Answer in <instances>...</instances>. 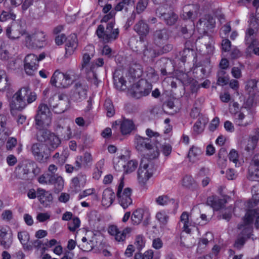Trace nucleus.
<instances>
[{
  "mask_svg": "<svg viewBox=\"0 0 259 259\" xmlns=\"http://www.w3.org/2000/svg\"><path fill=\"white\" fill-rule=\"evenodd\" d=\"M229 159L230 161H232L235 166H239L240 162L239 159V154L238 152L235 149H232L229 154Z\"/></svg>",
  "mask_w": 259,
  "mask_h": 259,
  "instance_id": "48",
  "label": "nucleus"
},
{
  "mask_svg": "<svg viewBox=\"0 0 259 259\" xmlns=\"http://www.w3.org/2000/svg\"><path fill=\"white\" fill-rule=\"evenodd\" d=\"M180 224L183 225V230L187 233H190L191 227H194L195 224H197V223L192 222L189 219L188 212L184 211L180 217Z\"/></svg>",
  "mask_w": 259,
  "mask_h": 259,
  "instance_id": "21",
  "label": "nucleus"
},
{
  "mask_svg": "<svg viewBox=\"0 0 259 259\" xmlns=\"http://www.w3.org/2000/svg\"><path fill=\"white\" fill-rule=\"evenodd\" d=\"M135 244L138 250H141L145 246V241L143 236L141 235L137 236Z\"/></svg>",
  "mask_w": 259,
  "mask_h": 259,
  "instance_id": "60",
  "label": "nucleus"
},
{
  "mask_svg": "<svg viewBox=\"0 0 259 259\" xmlns=\"http://www.w3.org/2000/svg\"><path fill=\"white\" fill-rule=\"evenodd\" d=\"M257 214H259V208L258 207L247 210L243 218V224L241 226L252 225Z\"/></svg>",
  "mask_w": 259,
  "mask_h": 259,
  "instance_id": "22",
  "label": "nucleus"
},
{
  "mask_svg": "<svg viewBox=\"0 0 259 259\" xmlns=\"http://www.w3.org/2000/svg\"><path fill=\"white\" fill-rule=\"evenodd\" d=\"M58 5L57 3L53 0H47L45 2L44 9L39 12L40 16L44 15L47 12H55L57 11Z\"/></svg>",
  "mask_w": 259,
  "mask_h": 259,
  "instance_id": "34",
  "label": "nucleus"
},
{
  "mask_svg": "<svg viewBox=\"0 0 259 259\" xmlns=\"http://www.w3.org/2000/svg\"><path fill=\"white\" fill-rule=\"evenodd\" d=\"M16 18V15L13 13H8L7 12H3L0 16V21L5 22L10 20L14 21Z\"/></svg>",
  "mask_w": 259,
  "mask_h": 259,
  "instance_id": "54",
  "label": "nucleus"
},
{
  "mask_svg": "<svg viewBox=\"0 0 259 259\" xmlns=\"http://www.w3.org/2000/svg\"><path fill=\"white\" fill-rule=\"evenodd\" d=\"M151 90L152 84L146 80L142 79L133 85L131 92L133 97L140 98L142 96L148 95Z\"/></svg>",
  "mask_w": 259,
  "mask_h": 259,
  "instance_id": "8",
  "label": "nucleus"
},
{
  "mask_svg": "<svg viewBox=\"0 0 259 259\" xmlns=\"http://www.w3.org/2000/svg\"><path fill=\"white\" fill-rule=\"evenodd\" d=\"M63 77V73L56 71L51 77V83L57 88H61V81Z\"/></svg>",
  "mask_w": 259,
  "mask_h": 259,
  "instance_id": "39",
  "label": "nucleus"
},
{
  "mask_svg": "<svg viewBox=\"0 0 259 259\" xmlns=\"http://www.w3.org/2000/svg\"><path fill=\"white\" fill-rule=\"evenodd\" d=\"M88 86L78 82L75 84L73 93L71 95V100L75 102H80L87 97Z\"/></svg>",
  "mask_w": 259,
  "mask_h": 259,
  "instance_id": "13",
  "label": "nucleus"
},
{
  "mask_svg": "<svg viewBox=\"0 0 259 259\" xmlns=\"http://www.w3.org/2000/svg\"><path fill=\"white\" fill-rule=\"evenodd\" d=\"M113 79L114 84L118 89L120 90H124L125 89L126 87V81L122 76L119 77L117 76L115 73L114 75Z\"/></svg>",
  "mask_w": 259,
  "mask_h": 259,
  "instance_id": "45",
  "label": "nucleus"
},
{
  "mask_svg": "<svg viewBox=\"0 0 259 259\" xmlns=\"http://www.w3.org/2000/svg\"><path fill=\"white\" fill-rule=\"evenodd\" d=\"M154 170V166L152 163L148 162L146 159H142L138 171L139 182L144 185L152 176Z\"/></svg>",
  "mask_w": 259,
  "mask_h": 259,
  "instance_id": "6",
  "label": "nucleus"
},
{
  "mask_svg": "<svg viewBox=\"0 0 259 259\" xmlns=\"http://www.w3.org/2000/svg\"><path fill=\"white\" fill-rule=\"evenodd\" d=\"M43 145L35 143L32 145L31 147V151L35 156V158L39 161L41 162L44 159V152L42 151Z\"/></svg>",
  "mask_w": 259,
  "mask_h": 259,
  "instance_id": "32",
  "label": "nucleus"
},
{
  "mask_svg": "<svg viewBox=\"0 0 259 259\" xmlns=\"http://www.w3.org/2000/svg\"><path fill=\"white\" fill-rule=\"evenodd\" d=\"M51 214L49 212H40L36 216V220L39 222H44L50 219Z\"/></svg>",
  "mask_w": 259,
  "mask_h": 259,
  "instance_id": "63",
  "label": "nucleus"
},
{
  "mask_svg": "<svg viewBox=\"0 0 259 259\" xmlns=\"http://www.w3.org/2000/svg\"><path fill=\"white\" fill-rule=\"evenodd\" d=\"M64 180L62 177L56 175L54 181L52 184L55 186V190L57 192L61 191L64 187Z\"/></svg>",
  "mask_w": 259,
  "mask_h": 259,
  "instance_id": "50",
  "label": "nucleus"
},
{
  "mask_svg": "<svg viewBox=\"0 0 259 259\" xmlns=\"http://www.w3.org/2000/svg\"><path fill=\"white\" fill-rule=\"evenodd\" d=\"M120 131L123 135L130 134L136 128V126L131 119L123 118L120 121Z\"/></svg>",
  "mask_w": 259,
  "mask_h": 259,
  "instance_id": "23",
  "label": "nucleus"
},
{
  "mask_svg": "<svg viewBox=\"0 0 259 259\" xmlns=\"http://www.w3.org/2000/svg\"><path fill=\"white\" fill-rule=\"evenodd\" d=\"M10 58V54L8 50V46L3 42L0 46V59L4 61H7Z\"/></svg>",
  "mask_w": 259,
  "mask_h": 259,
  "instance_id": "47",
  "label": "nucleus"
},
{
  "mask_svg": "<svg viewBox=\"0 0 259 259\" xmlns=\"http://www.w3.org/2000/svg\"><path fill=\"white\" fill-rule=\"evenodd\" d=\"M38 66L37 56L33 54L27 55L24 59V69L29 75H32Z\"/></svg>",
  "mask_w": 259,
  "mask_h": 259,
  "instance_id": "11",
  "label": "nucleus"
},
{
  "mask_svg": "<svg viewBox=\"0 0 259 259\" xmlns=\"http://www.w3.org/2000/svg\"><path fill=\"white\" fill-rule=\"evenodd\" d=\"M252 19L250 23V26L254 27L248 28L246 32L245 35V42L248 45V47H252L253 45H258V41L256 39V34L255 33V29L257 27L256 24L253 22ZM255 22V20H254Z\"/></svg>",
  "mask_w": 259,
  "mask_h": 259,
  "instance_id": "15",
  "label": "nucleus"
},
{
  "mask_svg": "<svg viewBox=\"0 0 259 259\" xmlns=\"http://www.w3.org/2000/svg\"><path fill=\"white\" fill-rule=\"evenodd\" d=\"M43 94L46 98L51 96L48 103L55 113H62L69 108L70 101L65 94H57L53 89L48 88L43 91Z\"/></svg>",
  "mask_w": 259,
  "mask_h": 259,
  "instance_id": "2",
  "label": "nucleus"
},
{
  "mask_svg": "<svg viewBox=\"0 0 259 259\" xmlns=\"http://www.w3.org/2000/svg\"><path fill=\"white\" fill-rule=\"evenodd\" d=\"M233 118L236 125L241 127H246L252 122V118L246 117V115L242 111L234 113Z\"/></svg>",
  "mask_w": 259,
  "mask_h": 259,
  "instance_id": "18",
  "label": "nucleus"
},
{
  "mask_svg": "<svg viewBox=\"0 0 259 259\" xmlns=\"http://www.w3.org/2000/svg\"><path fill=\"white\" fill-rule=\"evenodd\" d=\"M155 202L157 205L163 206L167 205L170 203H174V200L172 199H170L167 195H161L156 198Z\"/></svg>",
  "mask_w": 259,
  "mask_h": 259,
  "instance_id": "46",
  "label": "nucleus"
},
{
  "mask_svg": "<svg viewBox=\"0 0 259 259\" xmlns=\"http://www.w3.org/2000/svg\"><path fill=\"white\" fill-rule=\"evenodd\" d=\"M8 85L7 75L5 72H0V90L6 89Z\"/></svg>",
  "mask_w": 259,
  "mask_h": 259,
  "instance_id": "59",
  "label": "nucleus"
},
{
  "mask_svg": "<svg viewBox=\"0 0 259 259\" xmlns=\"http://www.w3.org/2000/svg\"><path fill=\"white\" fill-rule=\"evenodd\" d=\"M155 218L160 227L164 228L166 226L169 220L168 212L164 210H161L156 213Z\"/></svg>",
  "mask_w": 259,
  "mask_h": 259,
  "instance_id": "31",
  "label": "nucleus"
},
{
  "mask_svg": "<svg viewBox=\"0 0 259 259\" xmlns=\"http://www.w3.org/2000/svg\"><path fill=\"white\" fill-rule=\"evenodd\" d=\"M257 83H259V80L257 81L255 79H251L247 81L246 89L250 94L255 90Z\"/></svg>",
  "mask_w": 259,
  "mask_h": 259,
  "instance_id": "56",
  "label": "nucleus"
},
{
  "mask_svg": "<svg viewBox=\"0 0 259 259\" xmlns=\"http://www.w3.org/2000/svg\"><path fill=\"white\" fill-rule=\"evenodd\" d=\"M17 236L24 249L28 250L32 249V245L28 243L30 239V236L28 232L26 231L19 232L18 233Z\"/></svg>",
  "mask_w": 259,
  "mask_h": 259,
  "instance_id": "28",
  "label": "nucleus"
},
{
  "mask_svg": "<svg viewBox=\"0 0 259 259\" xmlns=\"http://www.w3.org/2000/svg\"><path fill=\"white\" fill-rule=\"evenodd\" d=\"M145 211L143 209H138L134 211L132 215L131 219L134 225H138L142 221Z\"/></svg>",
  "mask_w": 259,
  "mask_h": 259,
  "instance_id": "41",
  "label": "nucleus"
},
{
  "mask_svg": "<svg viewBox=\"0 0 259 259\" xmlns=\"http://www.w3.org/2000/svg\"><path fill=\"white\" fill-rule=\"evenodd\" d=\"M126 157L124 155L116 157L113 158L114 168L116 171H121L125 168Z\"/></svg>",
  "mask_w": 259,
  "mask_h": 259,
  "instance_id": "38",
  "label": "nucleus"
},
{
  "mask_svg": "<svg viewBox=\"0 0 259 259\" xmlns=\"http://www.w3.org/2000/svg\"><path fill=\"white\" fill-rule=\"evenodd\" d=\"M81 244H79L83 251H91L94 247V243L93 241L89 240L86 237H83L81 239Z\"/></svg>",
  "mask_w": 259,
  "mask_h": 259,
  "instance_id": "43",
  "label": "nucleus"
},
{
  "mask_svg": "<svg viewBox=\"0 0 259 259\" xmlns=\"http://www.w3.org/2000/svg\"><path fill=\"white\" fill-rule=\"evenodd\" d=\"M37 197L40 203L45 207H48L53 201L52 194L45 190L38 188L37 190Z\"/></svg>",
  "mask_w": 259,
  "mask_h": 259,
  "instance_id": "17",
  "label": "nucleus"
},
{
  "mask_svg": "<svg viewBox=\"0 0 259 259\" xmlns=\"http://www.w3.org/2000/svg\"><path fill=\"white\" fill-rule=\"evenodd\" d=\"M128 74L130 77L128 79H129V81L131 82V79H134L136 78H139L142 75V70L138 65H135L130 68L128 71Z\"/></svg>",
  "mask_w": 259,
  "mask_h": 259,
  "instance_id": "40",
  "label": "nucleus"
},
{
  "mask_svg": "<svg viewBox=\"0 0 259 259\" xmlns=\"http://www.w3.org/2000/svg\"><path fill=\"white\" fill-rule=\"evenodd\" d=\"M95 193V189L94 188L85 189L79 194L78 199L80 200L85 197L94 194Z\"/></svg>",
  "mask_w": 259,
  "mask_h": 259,
  "instance_id": "61",
  "label": "nucleus"
},
{
  "mask_svg": "<svg viewBox=\"0 0 259 259\" xmlns=\"http://www.w3.org/2000/svg\"><path fill=\"white\" fill-rule=\"evenodd\" d=\"M135 31L140 36V38L146 36L149 32V28L146 22L141 20L134 26Z\"/></svg>",
  "mask_w": 259,
  "mask_h": 259,
  "instance_id": "26",
  "label": "nucleus"
},
{
  "mask_svg": "<svg viewBox=\"0 0 259 259\" xmlns=\"http://www.w3.org/2000/svg\"><path fill=\"white\" fill-rule=\"evenodd\" d=\"M25 30L18 21H13L11 26L8 27L6 29L7 36L12 39H18L23 34L25 35Z\"/></svg>",
  "mask_w": 259,
  "mask_h": 259,
  "instance_id": "9",
  "label": "nucleus"
},
{
  "mask_svg": "<svg viewBox=\"0 0 259 259\" xmlns=\"http://www.w3.org/2000/svg\"><path fill=\"white\" fill-rule=\"evenodd\" d=\"M168 37V32L165 29L156 30L154 33V40L157 44H161L163 41L166 40Z\"/></svg>",
  "mask_w": 259,
  "mask_h": 259,
  "instance_id": "35",
  "label": "nucleus"
},
{
  "mask_svg": "<svg viewBox=\"0 0 259 259\" xmlns=\"http://www.w3.org/2000/svg\"><path fill=\"white\" fill-rule=\"evenodd\" d=\"M65 49L67 54L71 55L77 47V38L75 34L70 35L66 38Z\"/></svg>",
  "mask_w": 259,
  "mask_h": 259,
  "instance_id": "24",
  "label": "nucleus"
},
{
  "mask_svg": "<svg viewBox=\"0 0 259 259\" xmlns=\"http://www.w3.org/2000/svg\"><path fill=\"white\" fill-rule=\"evenodd\" d=\"M157 254V256H154V252L152 249H149L144 252L143 254L144 259H159V253L156 252Z\"/></svg>",
  "mask_w": 259,
  "mask_h": 259,
  "instance_id": "62",
  "label": "nucleus"
},
{
  "mask_svg": "<svg viewBox=\"0 0 259 259\" xmlns=\"http://www.w3.org/2000/svg\"><path fill=\"white\" fill-rule=\"evenodd\" d=\"M208 119L203 117H200L195 122L193 126L194 132L199 134L201 133L205 126V125L208 122Z\"/></svg>",
  "mask_w": 259,
  "mask_h": 259,
  "instance_id": "36",
  "label": "nucleus"
},
{
  "mask_svg": "<svg viewBox=\"0 0 259 259\" xmlns=\"http://www.w3.org/2000/svg\"><path fill=\"white\" fill-rule=\"evenodd\" d=\"M56 131L65 140H69L72 137V132L69 124H66L63 126L60 124L57 125Z\"/></svg>",
  "mask_w": 259,
  "mask_h": 259,
  "instance_id": "29",
  "label": "nucleus"
},
{
  "mask_svg": "<svg viewBox=\"0 0 259 259\" xmlns=\"http://www.w3.org/2000/svg\"><path fill=\"white\" fill-rule=\"evenodd\" d=\"M123 178L120 179V182L118 186L117 197L119 203L123 208L126 209L132 204V199L131 197L132 190L126 188L123 190L124 187Z\"/></svg>",
  "mask_w": 259,
  "mask_h": 259,
  "instance_id": "7",
  "label": "nucleus"
},
{
  "mask_svg": "<svg viewBox=\"0 0 259 259\" xmlns=\"http://www.w3.org/2000/svg\"><path fill=\"white\" fill-rule=\"evenodd\" d=\"M215 23V20L211 16L207 15L199 20L197 24V27L201 32H205L208 29L213 28Z\"/></svg>",
  "mask_w": 259,
  "mask_h": 259,
  "instance_id": "16",
  "label": "nucleus"
},
{
  "mask_svg": "<svg viewBox=\"0 0 259 259\" xmlns=\"http://www.w3.org/2000/svg\"><path fill=\"white\" fill-rule=\"evenodd\" d=\"M226 203V200L224 199H218L215 197H209L207 199V203L214 210L221 209Z\"/></svg>",
  "mask_w": 259,
  "mask_h": 259,
  "instance_id": "37",
  "label": "nucleus"
},
{
  "mask_svg": "<svg viewBox=\"0 0 259 259\" xmlns=\"http://www.w3.org/2000/svg\"><path fill=\"white\" fill-rule=\"evenodd\" d=\"M42 134L46 145L50 151H54L60 145V139L54 133L49 131H43Z\"/></svg>",
  "mask_w": 259,
  "mask_h": 259,
  "instance_id": "10",
  "label": "nucleus"
},
{
  "mask_svg": "<svg viewBox=\"0 0 259 259\" xmlns=\"http://www.w3.org/2000/svg\"><path fill=\"white\" fill-rule=\"evenodd\" d=\"M115 194L112 190L106 189L104 190L102 194V203L103 205L109 207L115 199Z\"/></svg>",
  "mask_w": 259,
  "mask_h": 259,
  "instance_id": "27",
  "label": "nucleus"
},
{
  "mask_svg": "<svg viewBox=\"0 0 259 259\" xmlns=\"http://www.w3.org/2000/svg\"><path fill=\"white\" fill-rule=\"evenodd\" d=\"M79 225L80 221L79 219L75 218L71 220V221L68 223V229L70 231L73 232L79 227Z\"/></svg>",
  "mask_w": 259,
  "mask_h": 259,
  "instance_id": "58",
  "label": "nucleus"
},
{
  "mask_svg": "<svg viewBox=\"0 0 259 259\" xmlns=\"http://www.w3.org/2000/svg\"><path fill=\"white\" fill-rule=\"evenodd\" d=\"M199 7L195 5H189L186 6L183 9L182 16L185 19H193L198 16Z\"/></svg>",
  "mask_w": 259,
  "mask_h": 259,
  "instance_id": "20",
  "label": "nucleus"
},
{
  "mask_svg": "<svg viewBox=\"0 0 259 259\" xmlns=\"http://www.w3.org/2000/svg\"><path fill=\"white\" fill-rule=\"evenodd\" d=\"M35 121L36 128L39 130H42L50 125L52 122V115L36 114Z\"/></svg>",
  "mask_w": 259,
  "mask_h": 259,
  "instance_id": "19",
  "label": "nucleus"
},
{
  "mask_svg": "<svg viewBox=\"0 0 259 259\" xmlns=\"http://www.w3.org/2000/svg\"><path fill=\"white\" fill-rule=\"evenodd\" d=\"M158 17H162L167 24L171 25L175 23L178 19V16L172 11H168L163 7H159L156 11Z\"/></svg>",
  "mask_w": 259,
  "mask_h": 259,
  "instance_id": "12",
  "label": "nucleus"
},
{
  "mask_svg": "<svg viewBox=\"0 0 259 259\" xmlns=\"http://www.w3.org/2000/svg\"><path fill=\"white\" fill-rule=\"evenodd\" d=\"M36 94L27 87L21 88L13 96L10 103L11 113L13 115L16 111H21L36 99Z\"/></svg>",
  "mask_w": 259,
  "mask_h": 259,
  "instance_id": "1",
  "label": "nucleus"
},
{
  "mask_svg": "<svg viewBox=\"0 0 259 259\" xmlns=\"http://www.w3.org/2000/svg\"><path fill=\"white\" fill-rule=\"evenodd\" d=\"M104 165V159H101L97 163L96 167L95 168L93 173V178L94 179L98 180L100 178L102 174V168Z\"/></svg>",
  "mask_w": 259,
  "mask_h": 259,
  "instance_id": "42",
  "label": "nucleus"
},
{
  "mask_svg": "<svg viewBox=\"0 0 259 259\" xmlns=\"http://www.w3.org/2000/svg\"><path fill=\"white\" fill-rule=\"evenodd\" d=\"M138 162L135 160H130L127 162L126 164H125V168L123 170L126 174L131 173L134 171L137 167Z\"/></svg>",
  "mask_w": 259,
  "mask_h": 259,
  "instance_id": "52",
  "label": "nucleus"
},
{
  "mask_svg": "<svg viewBox=\"0 0 259 259\" xmlns=\"http://www.w3.org/2000/svg\"><path fill=\"white\" fill-rule=\"evenodd\" d=\"M231 30L230 24L227 23L222 27L221 29L220 34L222 37H225Z\"/></svg>",
  "mask_w": 259,
  "mask_h": 259,
  "instance_id": "64",
  "label": "nucleus"
},
{
  "mask_svg": "<svg viewBox=\"0 0 259 259\" xmlns=\"http://www.w3.org/2000/svg\"><path fill=\"white\" fill-rule=\"evenodd\" d=\"M114 22H109L106 29L103 25H99L96 33L98 37L104 43L109 42L116 40L118 36L119 30L118 28H114Z\"/></svg>",
  "mask_w": 259,
  "mask_h": 259,
  "instance_id": "3",
  "label": "nucleus"
},
{
  "mask_svg": "<svg viewBox=\"0 0 259 259\" xmlns=\"http://www.w3.org/2000/svg\"><path fill=\"white\" fill-rule=\"evenodd\" d=\"M135 144L137 150L140 152H146L147 155L150 159H155L159 155L158 146H152L150 144V140L148 138H144L140 136L136 137Z\"/></svg>",
  "mask_w": 259,
  "mask_h": 259,
  "instance_id": "4",
  "label": "nucleus"
},
{
  "mask_svg": "<svg viewBox=\"0 0 259 259\" xmlns=\"http://www.w3.org/2000/svg\"><path fill=\"white\" fill-rule=\"evenodd\" d=\"M201 154L202 151L199 148L192 146L189 151L188 157L190 161L195 162L200 159Z\"/></svg>",
  "mask_w": 259,
  "mask_h": 259,
  "instance_id": "33",
  "label": "nucleus"
},
{
  "mask_svg": "<svg viewBox=\"0 0 259 259\" xmlns=\"http://www.w3.org/2000/svg\"><path fill=\"white\" fill-rule=\"evenodd\" d=\"M131 229L129 227L125 228L123 231H119L115 225H110L108 228V232L114 237L116 241L122 242L125 240L126 234L130 233Z\"/></svg>",
  "mask_w": 259,
  "mask_h": 259,
  "instance_id": "14",
  "label": "nucleus"
},
{
  "mask_svg": "<svg viewBox=\"0 0 259 259\" xmlns=\"http://www.w3.org/2000/svg\"><path fill=\"white\" fill-rule=\"evenodd\" d=\"M75 79V74L73 70H68L65 73H63V77L61 81V88H68Z\"/></svg>",
  "mask_w": 259,
  "mask_h": 259,
  "instance_id": "25",
  "label": "nucleus"
},
{
  "mask_svg": "<svg viewBox=\"0 0 259 259\" xmlns=\"http://www.w3.org/2000/svg\"><path fill=\"white\" fill-rule=\"evenodd\" d=\"M246 241L245 236L242 235H239L234 244V246L237 249H240L244 245Z\"/></svg>",
  "mask_w": 259,
  "mask_h": 259,
  "instance_id": "55",
  "label": "nucleus"
},
{
  "mask_svg": "<svg viewBox=\"0 0 259 259\" xmlns=\"http://www.w3.org/2000/svg\"><path fill=\"white\" fill-rule=\"evenodd\" d=\"M36 114L39 115H52V113L46 104H41L38 107Z\"/></svg>",
  "mask_w": 259,
  "mask_h": 259,
  "instance_id": "53",
  "label": "nucleus"
},
{
  "mask_svg": "<svg viewBox=\"0 0 259 259\" xmlns=\"http://www.w3.org/2000/svg\"><path fill=\"white\" fill-rule=\"evenodd\" d=\"M85 51H89V53H83L81 64V69L87 67L91 59L94 56L95 53L94 47L93 46H89L85 48Z\"/></svg>",
  "mask_w": 259,
  "mask_h": 259,
  "instance_id": "30",
  "label": "nucleus"
},
{
  "mask_svg": "<svg viewBox=\"0 0 259 259\" xmlns=\"http://www.w3.org/2000/svg\"><path fill=\"white\" fill-rule=\"evenodd\" d=\"M148 4V0H140L136 6L137 13L138 14L142 13L147 7Z\"/></svg>",
  "mask_w": 259,
  "mask_h": 259,
  "instance_id": "57",
  "label": "nucleus"
},
{
  "mask_svg": "<svg viewBox=\"0 0 259 259\" xmlns=\"http://www.w3.org/2000/svg\"><path fill=\"white\" fill-rule=\"evenodd\" d=\"M226 72L223 70H221L218 73L217 83L220 85L226 84L229 81V77L225 75Z\"/></svg>",
  "mask_w": 259,
  "mask_h": 259,
  "instance_id": "49",
  "label": "nucleus"
},
{
  "mask_svg": "<svg viewBox=\"0 0 259 259\" xmlns=\"http://www.w3.org/2000/svg\"><path fill=\"white\" fill-rule=\"evenodd\" d=\"M247 178L252 181H259V169L257 168H253L252 166H249Z\"/></svg>",
  "mask_w": 259,
  "mask_h": 259,
  "instance_id": "44",
  "label": "nucleus"
},
{
  "mask_svg": "<svg viewBox=\"0 0 259 259\" xmlns=\"http://www.w3.org/2000/svg\"><path fill=\"white\" fill-rule=\"evenodd\" d=\"M47 39L45 33L40 30L26 33L24 41V45L29 49L42 48Z\"/></svg>",
  "mask_w": 259,
  "mask_h": 259,
  "instance_id": "5",
  "label": "nucleus"
},
{
  "mask_svg": "<svg viewBox=\"0 0 259 259\" xmlns=\"http://www.w3.org/2000/svg\"><path fill=\"white\" fill-rule=\"evenodd\" d=\"M104 107L107 111V116H113L115 113V111L112 103L110 99L106 100L104 104Z\"/></svg>",
  "mask_w": 259,
  "mask_h": 259,
  "instance_id": "51",
  "label": "nucleus"
}]
</instances>
